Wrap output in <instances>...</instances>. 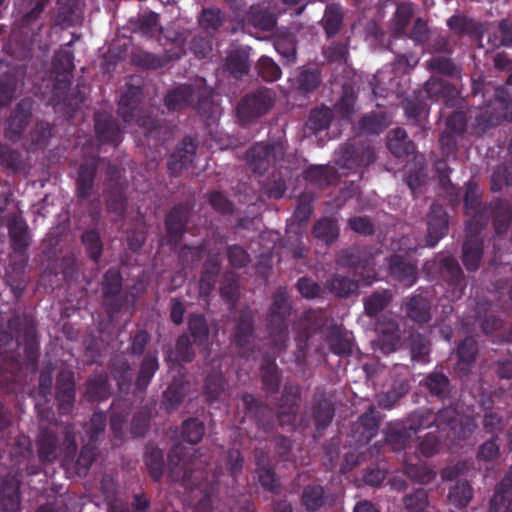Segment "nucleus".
<instances>
[{"instance_id":"nucleus-1","label":"nucleus","mask_w":512,"mask_h":512,"mask_svg":"<svg viewBox=\"0 0 512 512\" xmlns=\"http://www.w3.org/2000/svg\"><path fill=\"white\" fill-rule=\"evenodd\" d=\"M464 213L470 219L467 231L480 232L492 219L497 235L507 232L512 222V206L507 200L494 199L489 204H483L475 184L468 182L464 195Z\"/></svg>"},{"instance_id":"nucleus-2","label":"nucleus","mask_w":512,"mask_h":512,"mask_svg":"<svg viewBox=\"0 0 512 512\" xmlns=\"http://www.w3.org/2000/svg\"><path fill=\"white\" fill-rule=\"evenodd\" d=\"M209 466L206 455L196 451L188 455L181 444H175L168 454L170 481L180 482L187 489L200 488L208 481Z\"/></svg>"},{"instance_id":"nucleus-3","label":"nucleus","mask_w":512,"mask_h":512,"mask_svg":"<svg viewBox=\"0 0 512 512\" xmlns=\"http://www.w3.org/2000/svg\"><path fill=\"white\" fill-rule=\"evenodd\" d=\"M48 3L49 0H36L35 5L21 17L18 27L13 30L9 44L10 53L14 58L26 60L32 56L35 46L42 48V14Z\"/></svg>"},{"instance_id":"nucleus-4","label":"nucleus","mask_w":512,"mask_h":512,"mask_svg":"<svg viewBox=\"0 0 512 512\" xmlns=\"http://www.w3.org/2000/svg\"><path fill=\"white\" fill-rule=\"evenodd\" d=\"M38 458L41 463H53L59 456L65 461L73 460L77 452L76 431L72 423L64 426V439L59 442L56 432L41 427L36 441Z\"/></svg>"},{"instance_id":"nucleus-5","label":"nucleus","mask_w":512,"mask_h":512,"mask_svg":"<svg viewBox=\"0 0 512 512\" xmlns=\"http://www.w3.org/2000/svg\"><path fill=\"white\" fill-rule=\"evenodd\" d=\"M142 96L140 87L129 86L121 94L118 102V115L125 123H134L143 128L146 137H156L162 129L161 121L142 110L140 107Z\"/></svg>"},{"instance_id":"nucleus-6","label":"nucleus","mask_w":512,"mask_h":512,"mask_svg":"<svg viewBox=\"0 0 512 512\" xmlns=\"http://www.w3.org/2000/svg\"><path fill=\"white\" fill-rule=\"evenodd\" d=\"M291 304L287 289L279 287L273 293L272 303L267 315V332L277 352L284 350L288 340V319L291 314Z\"/></svg>"},{"instance_id":"nucleus-7","label":"nucleus","mask_w":512,"mask_h":512,"mask_svg":"<svg viewBox=\"0 0 512 512\" xmlns=\"http://www.w3.org/2000/svg\"><path fill=\"white\" fill-rule=\"evenodd\" d=\"M74 54L73 52L65 47H61L54 55L53 58V69L58 75H63L62 79H58L53 87V100L57 104L63 103L73 110L78 108L80 104L84 102V96L80 92L72 99L69 93L71 82L67 78L74 69Z\"/></svg>"},{"instance_id":"nucleus-8","label":"nucleus","mask_w":512,"mask_h":512,"mask_svg":"<svg viewBox=\"0 0 512 512\" xmlns=\"http://www.w3.org/2000/svg\"><path fill=\"white\" fill-rule=\"evenodd\" d=\"M473 118L472 133L482 136L488 129L497 126L501 121L512 119V100L501 98L497 94L494 101L476 110Z\"/></svg>"},{"instance_id":"nucleus-9","label":"nucleus","mask_w":512,"mask_h":512,"mask_svg":"<svg viewBox=\"0 0 512 512\" xmlns=\"http://www.w3.org/2000/svg\"><path fill=\"white\" fill-rule=\"evenodd\" d=\"M337 264L353 270L365 285H371L377 280L374 257L357 247L341 250L337 255Z\"/></svg>"},{"instance_id":"nucleus-10","label":"nucleus","mask_w":512,"mask_h":512,"mask_svg":"<svg viewBox=\"0 0 512 512\" xmlns=\"http://www.w3.org/2000/svg\"><path fill=\"white\" fill-rule=\"evenodd\" d=\"M275 103V94L271 89L259 88L246 94L237 105V117L242 124L264 116Z\"/></svg>"},{"instance_id":"nucleus-11","label":"nucleus","mask_w":512,"mask_h":512,"mask_svg":"<svg viewBox=\"0 0 512 512\" xmlns=\"http://www.w3.org/2000/svg\"><path fill=\"white\" fill-rule=\"evenodd\" d=\"M20 343L18 339H15L14 332L8 327L3 329L0 326V360L5 365L9 366V369L4 366L0 367V388L5 392H10L15 383L17 371L20 369V362L17 356L12 352L10 347L17 349Z\"/></svg>"},{"instance_id":"nucleus-12","label":"nucleus","mask_w":512,"mask_h":512,"mask_svg":"<svg viewBox=\"0 0 512 512\" xmlns=\"http://www.w3.org/2000/svg\"><path fill=\"white\" fill-rule=\"evenodd\" d=\"M286 148L281 141L271 143L258 142L246 152V162L249 168L257 174H264L269 167L284 159Z\"/></svg>"},{"instance_id":"nucleus-13","label":"nucleus","mask_w":512,"mask_h":512,"mask_svg":"<svg viewBox=\"0 0 512 512\" xmlns=\"http://www.w3.org/2000/svg\"><path fill=\"white\" fill-rule=\"evenodd\" d=\"M123 277L119 269L111 267L105 271L101 280L102 304L107 316L113 319L117 316L126 301L121 295Z\"/></svg>"},{"instance_id":"nucleus-14","label":"nucleus","mask_w":512,"mask_h":512,"mask_svg":"<svg viewBox=\"0 0 512 512\" xmlns=\"http://www.w3.org/2000/svg\"><path fill=\"white\" fill-rule=\"evenodd\" d=\"M435 426L440 430L448 429L457 439H467L476 429L475 421L471 417L460 416L456 406L449 405L434 413Z\"/></svg>"},{"instance_id":"nucleus-15","label":"nucleus","mask_w":512,"mask_h":512,"mask_svg":"<svg viewBox=\"0 0 512 512\" xmlns=\"http://www.w3.org/2000/svg\"><path fill=\"white\" fill-rule=\"evenodd\" d=\"M376 158L375 150L369 142L353 139L340 148L337 164L343 169L351 170L369 166Z\"/></svg>"},{"instance_id":"nucleus-16","label":"nucleus","mask_w":512,"mask_h":512,"mask_svg":"<svg viewBox=\"0 0 512 512\" xmlns=\"http://www.w3.org/2000/svg\"><path fill=\"white\" fill-rule=\"evenodd\" d=\"M191 209L188 204L179 203L174 205L166 214L164 219L165 241L171 248H176L186 232L190 219Z\"/></svg>"},{"instance_id":"nucleus-17","label":"nucleus","mask_w":512,"mask_h":512,"mask_svg":"<svg viewBox=\"0 0 512 512\" xmlns=\"http://www.w3.org/2000/svg\"><path fill=\"white\" fill-rule=\"evenodd\" d=\"M33 102L29 98L20 100L11 110L4 130L5 138L18 142L24 135L32 118Z\"/></svg>"},{"instance_id":"nucleus-18","label":"nucleus","mask_w":512,"mask_h":512,"mask_svg":"<svg viewBox=\"0 0 512 512\" xmlns=\"http://www.w3.org/2000/svg\"><path fill=\"white\" fill-rule=\"evenodd\" d=\"M76 399L75 374L70 369H62L56 376L55 400L60 415L72 413Z\"/></svg>"},{"instance_id":"nucleus-19","label":"nucleus","mask_w":512,"mask_h":512,"mask_svg":"<svg viewBox=\"0 0 512 512\" xmlns=\"http://www.w3.org/2000/svg\"><path fill=\"white\" fill-rule=\"evenodd\" d=\"M311 415L318 433L324 432L334 419V403L322 388H317L313 394Z\"/></svg>"},{"instance_id":"nucleus-20","label":"nucleus","mask_w":512,"mask_h":512,"mask_svg":"<svg viewBox=\"0 0 512 512\" xmlns=\"http://www.w3.org/2000/svg\"><path fill=\"white\" fill-rule=\"evenodd\" d=\"M301 388L297 384H285L278 400L277 419L281 426L293 425L299 409Z\"/></svg>"},{"instance_id":"nucleus-21","label":"nucleus","mask_w":512,"mask_h":512,"mask_svg":"<svg viewBox=\"0 0 512 512\" xmlns=\"http://www.w3.org/2000/svg\"><path fill=\"white\" fill-rule=\"evenodd\" d=\"M7 327L14 332L16 339L22 336L26 346L25 353L29 360H35L38 357V345L36 326L32 318L25 316L21 319L19 316H13L7 321Z\"/></svg>"},{"instance_id":"nucleus-22","label":"nucleus","mask_w":512,"mask_h":512,"mask_svg":"<svg viewBox=\"0 0 512 512\" xmlns=\"http://www.w3.org/2000/svg\"><path fill=\"white\" fill-rule=\"evenodd\" d=\"M449 230L448 214L441 204L433 203L427 216V235L424 242L427 247H434L444 238Z\"/></svg>"},{"instance_id":"nucleus-23","label":"nucleus","mask_w":512,"mask_h":512,"mask_svg":"<svg viewBox=\"0 0 512 512\" xmlns=\"http://www.w3.org/2000/svg\"><path fill=\"white\" fill-rule=\"evenodd\" d=\"M197 149V142L193 138L184 137L177 145L175 151L168 159V172L172 177H178L183 170L192 164Z\"/></svg>"},{"instance_id":"nucleus-24","label":"nucleus","mask_w":512,"mask_h":512,"mask_svg":"<svg viewBox=\"0 0 512 512\" xmlns=\"http://www.w3.org/2000/svg\"><path fill=\"white\" fill-rule=\"evenodd\" d=\"M388 270L390 276L405 287H412L418 280L416 263L403 254L393 253L388 258Z\"/></svg>"},{"instance_id":"nucleus-25","label":"nucleus","mask_w":512,"mask_h":512,"mask_svg":"<svg viewBox=\"0 0 512 512\" xmlns=\"http://www.w3.org/2000/svg\"><path fill=\"white\" fill-rule=\"evenodd\" d=\"M95 133L99 142L118 146L122 141V131L118 121L106 111L94 114Z\"/></svg>"},{"instance_id":"nucleus-26","label":"nucleus","mask_w":512,"mask_h":512,"mask_svg":"<svg viewBox=\"0 0 512 512\" xmlns=\"http://www.w3.org/2000/svg\"><path fill=\"white\" fill-rule=\"evenodd\" d=\"M254 330L253 312L248 308L242 309L234 327L233 341L243 357H248L250 354V344Z\"/></svg>"},{"instance_id":"nucleus-27","label":"nucleus","mask_w":512,"mask_h":512,"mask_svg":"<svg viewBox=\"0 0 512 512\" xmlns=\"http://www.w3.org/2000/svg\"><path fill=\"white\" fill-rule=\"evenodd\" d=\"M242 403L246 414L256 421V424L260 429L265 432L272 431L274 427V414L272 408L250 393H244L242 395Z\"/></svg>"},{"instance_id":"nucleus-28","label":"nucleus","mask_w":512,"mask_h":512,"mask_svg":"<svg viewBox=\"0 0 512 512\" xmlns=\"http://www.w3.org/2000/svg\"><path fill=\"white\" fill-rule=\"evenodd\" d=\"M440 274L447 284L448 292L452 293V297L461 298L466 288V280L459 263L450 257L442 259L440 261Z\"/></svg>"},{"instance_id":"nucleus-29","label":"nucleus","mask_w":512,"mask_h":512,"mask_svg":"<svg viewBox=\"0 0 512 512\" xmlns=\"http://www.w3.org/2000/svg\"><path fill=\"white\" fill-rule=\"evenodd\" d=\"M324 317L321 312L316 310L305 311L299 321V331L296 336V349L308 352V341L311 336L317 333L324 326Z\"/></svg>"},{"instance_id":"nucleus-30","label":"nucleus","mask_w":512,"mask_h":512,"mask_svg":"<svg viewBox=\"0 0 512 512\" xmlns=\"http://www.w3.org/2000/svg\"><path fill=\"white\" fill-rule=\"evenodd\" d=\"M99 165L100 157L98 156L91 157L80 164L76 180V196L79 200L83 201L91 196Z\"/></svg>"},{"instance_id":"nucleus-31","label":"nucleus","mask_w":512,"mask_h":512,"mask_svg":"<svg viewBox=\"0 0 512 512\" xmlns=\"http://www.w3.org/2000/svg\"><path fill=\"white\" fill-rule=\"evenodd\" d=\"M325 341L329 350L339 357H349L353 353L354 341L352 334L347 332L342 326L337 324L330 325L325 333Z\"/></svg>"},{"instance_id":"nucleus-32","label":"nucleus","mask_w":512,"mask_h":512,"mask_svg":"<svg viewBox=\"0 0 512 512\" xmlns=\"http://www.w3.org/2000/svg\"><path fill=\"white\" fill-rule=\"evenodd\" d=\"M404 310L407 318L419 325L426 324L432 319L431 301L420 293L405 299Z\"/></svg>"},{"instance_id":"nucleus-33","label":"nucleus","mask_w":512,"mask_h":512,"mask_svg":"<svg viewBox=\"0 0 512 512\" xmlns=\"http://www.w3.org/2000/svg\"><path fill=\"white\" fill-rule=\"evenodd\" d=\"M7 228L14 252L17 254L24 253L31 241L26 221L21 216L14 214L8 218Z\"/></svg>"},{"instance_id":"nucleus-34","label":"nucleus","mask_w":512,"mask_h":512,"mask_svg":"<svg viewBox=\"0 0 512 512\" xmlns=\"http://www.w3.org/2000/svg\"><path fill=\"white\" fill-rule=\"evenodd\" d=\"M479 233L467 231V237L462 247V262L470 272L478 270L483 257L484 247Z\"/></svg>"},{"instance_id":"nucleus-35","label":"nucleus","mask_w":512,"mask_h":512,"mask_svg":"<svg viewBox=\"0 0 512 512\" xmlns=\"http://www.w3.org/2000/svg\"><path fill=\"white\" fill-rule=\"evenodd\" d=\"M195 94L196 89L192 85H178L167 91L164 104L169 111H181L192 105Z\"/></svg>"},{"instance_id":"nucleus-36","label":"nucleus","mask_w":512,"mask_h":512,"mask_svg":"<svg viewBox=\"0 0 512 512\" xmlns=\"http://www.w3.org/2000/svg\"><path fill=\"white\" fill-rule=\"evenodd\" d=\"M159 369V360L157 351H148L139 366L135 379V392L144 393L150 385L154 375Z\"/></svg>"},{"instance_id":"nucleus-37","label":"nucleus","mask_w":512,"mask_h":512,"mask_svg":"<svg viewBox=\"0 0 512 512\" xmlns=\"http://www.w3.org/2000/svg\"><path fill=\"white\" fill-rule=\"evenodd\" d=\"M260 378L267 394L272 395L279 391L281 375L275 357L264 356L262 358Z\"/></svg>"},{"instance_id":"nucleus-38","label":"nucleus","mask_w":512,"mask_h":512,"mask_svg":"<svg viewBox=\"0 0 512 512\" xmlns=\"http://www.w3.org/2000/svg\"><path fill=\"white\" fill-rule=\"evenodd\" d=\"M416 6L411 1H401L396 6V11L391 21V30L394 35L408 34L412 19L415 17Z\"/></svg>"},{"instance_id":"nucleus-39","label":"nucleus","mask_w":512,"mask_h":512,"mask_svg":"<svg viewBox=\"0 0 512 512\" xmlns=\"http://www.w3.org/2000/svg\"><path fill=\"white\" fill-rule=\"evenodd\" d=\"M189 337L199 348L206 349L209 346L210 329L207 319L202 313H191L187 321Z\"/></svg>"},{"instance_id":"nucleus-40","label":"nucleus","mask_w":512,"mask_h":512,"mask_svg":"<svg viewBox=\"0 0 512 512\" xmlns=\"http://www.w3.org/2000/svg\"><path fill=\"white\" fill-rule=\"evenodd\" d=\"M20 507V485L14 478H4L0 487L2 512H17Z\"/></svg>"},{"instance_id":"nucleus-41","label":"nucleus","mask_w":512,"mask_h":512,"mask_svg":"<svg viewBox=\"0 0 512 512\" xmlns=\"http://www.w3.org/2000/svg\"><path fill=\"white\" fill-rule=\"evenodd\" d=\"M110 384L106 373L90 376L85 383V397L89 402H101L110 396Z\"/></svg>"},{"instance_id":"nucleus-42","label":"nucleus","mask_w":512,"mask_h":512,"mask_svg":"<svg viewBox=\"0 0 512 512\" xmlns=\"http://www.w3.org/2000/svg\"><path fill=\"white\" fill-rule=\"evenodd\" d=\"M303 177L318 186H330L339 181L337 170L328 165H311L303 171Z\"/></svg>"},{"instance_id":"nucleus-43","label":"nucleus","mask_w":512,"mask_h":512,"mask_svg":"<svg viewBox=\"0 0 512 512\" xmlns=\"http://www.w3.org/2000/svg\"><path fill=\"white\" fill-rule=\"evenodd\" d=\"M421 385L426 388L433 397L440 400L449 398L451 393L450 380L443 372L433 371L427 374L421 381Z\"/></svg>"},{"instance_id":"nucleus-44","label":"nucleus","mask_w":512,"mask_h":512,"mask_svg":"<svg viewBox=\"0 0 512 512\" xmlns=\"http://www.w3.org/2000/svg\"><path fill=\"white\" fill-rule=\"evenodd\" d=\"M387 148L396 157H406L414 153L415 145L403 128H396L387 136Z\"/></svg>"},{"instance_id":"nucleus-45","label":"nucleus","mask_w":512,"mask_h":512,"mask_svg":"<svg viewBox=\"0 0 512 512\" xmlns=\"http://www.w3.org/2000/svg\"><path fill=\"white\" fill-rule=\"evenodd\" d=\"M344 12L340 5L330 4L325 8L324 16L320 22L327 39L335 37L342 29Z\"/></svg>"},{"instance_id":"nucleus-46","label":"nucleus","mask_w":512,"mask_h":512,"mask_svg":"<svg viewBox=\"0 0 512 512\" xmlns=\"http://www.w3.org/2000/svg\"><path fill=\"white\" fill-rule=\"evenodd\" d=\"M300 501L306 511L316 512L326 505L328 495L319 484L307 485L302 490Z\"/></svg>"},{"instance_id":"nucleus-47","label":"nucleus","mask_w":512,"mask_h":512,"mask_svg":"<svg viewBox=\"0 0 512 512\" xmlns=\"http://www.w3.org/2000/svg\"><path fill=\"white\" fill-rule=\"evenodd\" d=\"M325 286L330 293L339 298H347L359 289L356 280L340 274H333L327 279Z\"/></svg>"},{"instance_id":"nucleus-48","label":"nucleus","mask_w":512,"mask_h":512,"mask_svg":"<svg viewBox=\"0 0 512 512\" xmlns=\"http://www.w3.org/2000/svg\"><path fill=\"white\" fill-rule=\"evenodd\" d=\"M274 48L286 64H293L297 59V41L291 33H281L274 38Z\"/></svg>"},{"instance_id":"nucleus-49","label":"nucleus","mask_w":512,"mask_h":512,"mask_svg":"<svg viewBox=\"0 0 512 512\" xmlns=\"http://www.w3.org/2000/svg\"><path fill=\"white\" fill-rule=\"evenodd\" d=\"M312 235L326 245L332 244L339 237L337 221L327 217L317 220L313 226Z\"/></svg>"},{"instance_id":"nucleus-50","label":"nucleus","mask_w":512,"mask_h":512,"mask_svg":"<svg viewBox=\"0 0 512 512\" xmlns=\"http://www.w3.org/2000/svg\"><path fill=\"white\" fill-rule=\"evenodd\" d=\"M393 294L389 289L374 291L364 298V310L367 316L375 317L380 314L392 301Z\"/></svg>"},{"instance_id":"nucleus-51","label":"nucleus","mask_w":512,"mask_h":512,"mask_svg":"<svg viewBox=\"0 0 512 512\" xmlns=\"http://www.w3.org/2000/svg\"><path fill=\"white\" fill-rule=\"evenodd\" d=\"M350 37L345 36L342 40L331 41L322 48V55L328 63H346L349 56Z\"/></svg>"},{"instance_id":"nucleus-52","label":"nucleus","mask_w":512,"mask_h":512,"mask_svg":"<svg viewBox=\"0 0 512 512\" xmlns=\"http://www.w3.org/2000/svg\"><path fill=\"white\" fill-rule=\"evenodd\" d=\"M409 391L408 382L395 381L390 390L376 395V401L380 408L389 410Z\"/></svg>"},{"instance_id":"nucleus-53","label":"nucleus","mask_w":512,"mask_h":512,"mask_svg":"<svg viewBox=\"0 0 512 512\" xmlns=\"http://www.w3.org/2000/svg\"><path fill=\"white\" fill-rule=\"evenodd\" d=\"M473 493V488L468 481L459 480L450 488L448 500L456 508L462 509L468 506Z\"/></svg>"},{"instance_id":"nucleus-54","label":"nucleus","mask_w":512,"mask_h":512,"mask_svg":"<svg viewBox=\"0 0 512 512\" xmlns=\"http://www.w3.org/2000/svg\"><path fill=\"white\" fill-rule=\"evenodd\" d=\"M184 397V383L179 379H173L163 392L161 406L167 411H172L182 403Z\"/></svg>"},{"instance_id":"nucleus-55","label":"nucleus","mask_w":512,"mask_h":512,"mask_svg":"<svg viewBox=\"0 0 512 512\" xmlns=\"http://www.w3.org/2000/svg\"><path fill=\"white\" fill-rule=\"evenodd\" d=\"M477 352V342L473 337H466L462 340L457 347L459 370H469L475 362Z\"/></svg>"},{"instance_id":"nucleus-56","label":"nucleus","mask_w":512,"mask_h":512,"mask_svg":"<svg viewBox=\"0 0 512 512\" xmlns=\"http://www.w3.org/2000/svg\"><path fill=\"white\" fill-rule=\"evenodd\" d=\"M144 463L153 481L159 482L164 471V455L162 450L158 447L147 448L144 455Z\"/></svg>"},{"instance_id":"nucleus-57","label":"nucleus","mask_w":512,"mask_h":512,"mask_svg":"<svg viewBox=\"0 0 512 512\" xmlns=\"http://www.w3.org/2000/svg\"><path fill=\"white\" fill-rule=\"evenodd\" d=\"M106 424V414L102 411L96 410L92 414L89 423L86 424L87 441L99 445L104 438Z\"/></svg>"},{"instance_id":"nucleus-58","label":"nucleus","mask_w":512,"mask_h":512,"mask_svg":"<svg viewBox=\"0 0 512 512\" xmlns=\"http://www.w3.org/2000/svg\"><path fill=\"white\" fill-rule=\"evenodd\" d=\"M225 20L224 12L216 7L203 8L198 17L199 25L205 31L211 32L218 31L223 26Z\"/></svg>"},{"instance_id":"nucleus-59","label":"nucleus","mask_w":512,"mask_h":512,"mask_svg":"<svg viewBox=\"0 0 512 512\" xmlns=\"http://www.w3.org/2000/svg\"><path fill=\"white\" fill-rule=\"evenodd\" d=\"M389 125V119L383 112H372L361 118L359 128L367 134H380Z\"/></svg>"},{"instance_id":"nucleus-60","label":"nucleus","mask_w":512,"mask_h":512,"mask_svg":"<svg viewBox=\"0 0 512 512\" xmlns=\"http://www.w3.org/2000/svg\"><path fill=\"white\" fill-rule=\"evenodd\" d=\"M205 434V425L198 418L191 417L183 421L181 426V437L190 444L199 443Z\"/></svg>"},{"instance_id":"nucleus-61","label":"nucleus","mask_w":512,"mask_h":512,"mask_svg":"<svg viewBox=\"0 0 512 512\" xmlns=\"http://www.w3.org/2000/svg\"><path fill=\"white\" fill-rule=\"evenodd\" d=\"M332 121V112L328 107L314 108L311 110L306 122V128L316 134L327 129Z\"/></svg>"},{"instance_id":"nucleus-62","label":"nucleus","mask_w":512,"mask_h":512,"mask_svg":"<svg viewBox=\"0 0 512 512\" xmlns=\"http://www.w3.org/2000/svg\"><path fill=\"white\" fill-rule=\"evenodd\" d=\"M247 17L253 26L262 30L270 31L276 26L275 16L260 6H251Z\"/></svg>"},{"instance_id":"nucleus-63","label":"nucleus","mask_w":512,"mask_h":512,"mask_svg":"<svg viewBox=\"0 0 512 512\" xmlns=\"http://www.w3.org/2000/svg\"><path fill=\"white\" fill-rule=\"evenodd\" d=\"M81 241L88 258L97 263L103 252V243L99 232L96 229L87 230L82 234Z\"/></svg>"},{"instance_id":"nucleus-64","label":"nucleus","mask_w":512,"mask_h":512,"mask_svg":"<svg viewBox=\"0 0 512 512\" xmlns=\"http://www.w3.org/2000/svg\"><path fill=\"white\" fill-rule=\"evenodd\" d=\"M403 503L408 512H430L428 492L424 488H418L404 496Z\"/></svg>"}]
</instances>
